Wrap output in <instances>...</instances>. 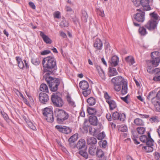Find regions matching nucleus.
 I'll return each instance as SVG.
<instances>
[{
    "label": "nucleus",
    "mask_w": 160,
    "mask_h": 160,
    "mask_svg": "<svg viewBox=\"0 0 160 160\" xmlns=\"http://www.w3.org/2000/svg\"><path fill=\"white\" fill-rule=\"evenodd\" d=\"M146 146L143 147V149L147 152H152L153 148L152 147L154 145V141L153 139L151 140H148L147 142Z\"/></svg>",
    "instance_id": "obj_9"
},
{
    "label": "nucleus",
    "mask_w": 160,
    "mask_h": 160,
    "mask_svg": "<svg viewBox=\"0 0 160 160\" xmlns=\"http://www.w3.org/2000/svg\"><path fill=\"white\" fill-rule=\"evenodd\" d=\"M30 7L31 8L33 9H35L36 8V6L32 2H29L28 3Z\"/></svg>",
    "instance_id": "obj_64"
},
{
    "label": "nucleus",
    "mask_w": 160,
    "mask_h": 160,
    "mask_svg": "<svg viewBox=\"0 0 160 160\" xmlns=\"http://www.w3.org/2000/svg\"><path fill=\"white\" fill-rule=\"evenodd\" d=\"M43 79L45 80L49 85V87L51 91H56L60 84V79L58 78H54L50 76V75H43Z\"/></svg>",
    "instance_id": "obj_3"
},
{
    "label": "nucleus",
    "mask_w": 160,
    "mask_h": 160,
    "mask_svg": "<svg viewBox=\"0 0 160 160\" xmlns=\"http://www.w3.org/2000/svg\"><path fill=\"white\" fill-rule=\"evenodd\" d=\"M111 82L114 86L115 90L118 92L121 90L122 93L125 94L127 92L128 82L123 77L119 76L113 78Z\"/></svg>",
    "instance_id": "obj_2"
},
{
    "label": "nucleus",
    "mask_w": 160,
    "mask_h": 160,
    "mask_svg": "<svg viewBox=\"0 0 160 160\" xmlns=\"http://www.w3.org/2000/svg\"><path fill=\"white\" fill-rule=\"evenodd\" d=\"M51 52L49 50H46L41 52V54L42 55L48 54Z\"/></svg>",
    "instance_id": "obj_58"
},
{
    "label": "nucleus",
    "mask_w": 160,
    "mask_h": 160,
    "mask_svg": "<svg viewBox=\"0 0 160 160\" xmlns=\"http://www.w3.org/2000/svg\"><path fill=\"white\" fill-rule=\"evenodd\" d=\"M85 90L82 92L83 95L86 97L91 93V90L88 88L87 89L84 90Z\"/></svg>",
    "instance_id": "obj_47"
},
{
    "label": "nucleus",
    "mask_w": 160,
    "mask_h": 160,
    "mask_svg": "<svg viewBox=\"0 0 160 160\" xmlns=\"http://www.w3.org/2000/svg\"><path fill=\"white\" fill-rule=\"evenodd\" d=\"M104 97L105 99H106V102H107L108 101H110L112 99H111V97L109 96L107 92H106L104 93Z\"/></svg>",
    "instance_id": "obj_52"
},
{
    "label": "nucleus",
    "mask_w": 160,
    "mask_h": 160,
    "mask_svg": "<svg viewBox=\"0 0 160 160\" xmlns=\"http://www.w3.org/2000/svg\"><path fill=\"white\" fill-rule=\"evenodd\" d=\"M125 60L130 65H132L134 63L135 61L133 57L128 56L126 58Z\"/></svg>",
    "instance_id": "obj_32"
},
{
    "label": "nucleus",
    "mask_w": 160,
    "mask_h": 160,
    "mask_svg": "<svg viewBox=\"0 0 160 160\" xmlns=\"http://www.w3.org/2000/svg\"><path fill=\"white\" fill-rule=\"evenodd\" d=\"M95 129L94 128H92V127L90 126V127H89V133L91 135H92V134L94 133H93V132L94 131Z\"/></svg>",
    "instance_id": "obj_63"
},
{
    "label": "nucleus",
    "mask_w": 160,
    "mask_h": 160,
    "mask_svg": "<svg viewBox=\"0 0 160 160\" xmlns=\"http://www.w3.org/2000/svg\"><path fill=\"white\" fill-rule=\"evenodd\" d=\"M39 99L41 103L45 104L48 101L49 97L46 93L44 92H40L39 95Z\"/></svg>",
    "instance_id": "obj_10"
},
{
    "label": "nucleus",
    "mask_w": 160,
    "mask_h": 160,
    "mask_svg": "<svg viewBox=\"0 0 160 160\" xmlns=\"http://www.w3.org/2000/svg\"><path fill=\"white\" fill-rule=\"evenodd\" d=\"M53 111L52 109L50 108H46L43 110V114L45 116L49 114L50 113Z\"/></svg>",
    "instance_id": "obj_39"
},
{
    "label": "nucleus",
    "mask_w": 160,
    "mask_h": 160,
    "mask_svg": "<svg viewBox=\"0 0 160 160\" xmlns=\"http://www.w3.org/2000/svg\"><path fill=\"white\" fill-rule=\"evenodd\" d=\"M107 102L109 105L110 110H112L116 107V105L115 102L113 100L108 101Z\"/></svg>",
    "instance_id": "obj_30"
},
{
    "label": "nucleus",
    "mask_w": 160,
    "mask_h": 160,
    "mask_svg": "<svg viewBox=\"0 0 160 160\" xmlns=\"http://www.w3.org/2000/svg\"><path fill=\"white\" fill-rule=\"evenodd\" d=\"M150 15L151 17V19H152L155 21H157L158 20V16L154 12L150 13Z\"/></svg>",
    "instance_id": "obj_42"
},
{
    "label": "nucleus",
    "mask_w": 160,
    "mask_h": 160,
    "mask_svg": "<svg viewBox=\"0 0 160 160\" xmlns=\"http://www.w3.org/2000/svg\"><path fill=\"white\" fill-rule=\"evenodd\" d=\"M143 11L141 8L137 9L136 11L139 12L137 13L133 16V19L138 22H142L145 20V13Z\"/></svg>",
    "instance_id": "obj_6"
},
{
    "label": "nucleus",
    "mask_w": 160,
    "mask_h": 160,
    "mask_svg": "<svg viewBox=\"0 0 160 160\" xmlns=\"http://www.w3.org/2000/svg\"><path fill=\"white\" fill-rule=\"evenodd\" d=\"M67 100L69 105H70L73 107H74L76 106L75 105V102L72 100L69 95H67Z\"/></svg>",
    "instance_id": "obj_37"
},
{
    "label": "nucleus",
    "mask_w": 160,
    "mask_h": 160,
    "mask_svg": "<svg viewBox=\"0 0 160 160\" xmlns=\"http://www.w3.org/2000/svg\"><path fill=\"white\" fill-rule=\"evenodd\" d=\"M16 59L18 62V66L20 69H23L24 68H25L24 61H22L20 57H16Z\"/></svg>",
    "instance_id": "obj_25"
},
{
    "label": "nucleus",
    "mask_w": 160,
    "mask_h": 160,
    "mask_svg": "<svg viewBox=\"0 0 160 160\" xmlns=\"http://www.w3.org/2000/svg\"><path fill=\"white\" fill-rule=\"evenodd\" d=\"M151 58L156 59L157 62L160 60V53L158 51L152 52L151 54Z\"/></svg>",
    "instance_id": "obj_22"
},
{
    "label": "nucleus",
    "mask_w": 160,
    "mask_h": 160,
    "mask_svg": "<svg viewBox=\"0 0 160 160\" xmlns=\"http://www.w3.org/2000/svg\"><path fill=\"white\" fill-rule=\"evenodd\" d=\"M154 158L156 160H160V154L158 152H155L154 153Z\"/></svg>",
    "instance_id": "obj_53"
},
{
    "label": "nucleus",
    "mask_w": 160,
    "mask_h": 160,
    "mask_svg": "<svg viewBox=\"0 0 160 160\" xmlns=\"http://www.w3.org/2000/svg\"><path fill=\"white\" fill-rule=\"evenodd\" d=\"M149 121L151 123H157L159 121L158 118L156 116H152L149 120Z\"/></svg>",
    "instance_id": "obj_35"
},
{
    "label": "nucleus",
    "mask_w": 160,
    "mask_h": 160,
    "mask_svg": "<svg viewBox=\"0 0 160 160\" xmlns=\"http://www.w3.org/2000/svg\"><path fill=\"white\" fill-rule=\"evenodd\" d=\"M137 130L140 134H142L145 132V129L143 127H138L137 128Z\"/></svg>",
    "instance_id": "obj_44"
},
{
    "label": "nucleus",
    "mask_w": 160,
    "mask_h": 160,
    "mask_svg": "<svg viewBox=\"0 0 160 160\" xmlns=\"http://www.w3.org/2000/svg\"><path fill=\"white\" fill-rule=\"evenodd\" d=\"M82 14L81 18L82 20L84 22H86L88 18V16L86 12L85 11H82Z\"/></svg>",
    "instance_id": "obj_40"
},
{
    "label": "nucleus",
    "mask_w": 160,
    "mask_h": 160,
    "mask_svg": "<svg viewBox=\"0 0 160 160\" xmlns=\"http://www.w3.org/2000/svg\"><path fill=\"white\" fill-rule=\"evenodd\" d=\"M149 0H141L140 3L143 7L142 10L144 11L150 10L151 8L149 5Z\"/></svg>",
    "instance_id": "obj_11"
},
{
    "label": "nucleus",
    "mask_w": 160,
    "mask_h": 160,
    "mask_svg": "<svg viewBox=\"0 0 160 160\" xmlns=\"http://www.w3.org/2000/svg\"><path fill=\"white\" fill-rule=\"evenodd\" d=\"M87 142L88 145H95L97 143V141L94 137H88L87 139Z\"/></svg>",
    "instance_id": "obj_20"
},
{
    "label": "nucleus",
    "mask_w": 160,
    "mask_h": 160,
    "mask_svg": "<svg viewBox=\"0 0 160 160\" xmlns=\"http://www.w3.org/2000/svg\"><path fill=\"white\" fill-rule=\"evenodd\" d=\"M97 149H96V147L95 146H92L89 148L88 149V152L90 154L92 155H94L96 154Z\"/></svg>",
    "instance_id": "obj_31"
},
{
    "label": "nucleus",
    "mask_w": 160,
    "mask_h": 160,
    "mask_svg": "<svg viewBox=\"0 0 160 160\" xmlns=\"http://www.w3.org/2000/svg\"><path fill=\"white\" fill-rule=\"evenodd\" d=\"M94 47L97 50H101L102 48V42L101 40L99 38H96L94 42Z\"/></svg>",
    "instance_id": "obj_12"
},
{
    "label": "nucleus",
    "mask_w": 160,
    "mask_h": 160,
    "mask_svg": "<svg viewBox=\"0 0 160 160\" xmlns=\"http://www.w3.org/2000/svg\"><path fill=\"white\" fill-rule=\"evenodd\" d=\"M134 123L137 126H142L144 124L143 121L141 119L137 118L134 121Z\"/></svg>",
    "instance_id": "obj_34"
},
{
    "label": "nucleus",
    "mask_w": 160,
    "mask_h": 160,
    "mask_svg": "<svg viewBox=\"0 0 160 160\" xmlns=\"http://www.w3.org/2000/svg\"><path fill=\"white\" fill-rule=\"evenodd\" d=\"M98 144L100 146L102 145V147L105 148L107 145V142L106 140H104L102 142L100 141L99 142Z\"/></svg>",
    "instance_id": "obj_51"
},
{
    "label": "nucleus",
    "mask_w": 160,
    "mask_h": 160,
    "mask_svg": "<svg viewBox=\"0 0 160 160\" xmlns=\"http://www.w3.org/2000/svg\"><path fill=\"white\" fill-rule=\"evenodd\" d=\"M109 74L108 75L109 77L115 76L118 74L116 69L115 68L109 67Z\"/></svg>",
    "instance_id": "obj_28"
},
{
    "label": "nucleus",
    "mask_w": 160,
    "mask_h": 160,
    "mask_svg": "<svg viewBox=\"0 0 160 160\" xmlns=\"http://www.w3.org/2000/svg\"><path fill=\"white\" fill-rule=\"evenodd\" d=\"M128 95H127L126 96H125V97H121V98L122 100H123L124 102H125L126 103L128 104L129 103V102L128 100Z\"/></svg>",
    "instance_id": "obj_62"
},
{
    "label": "nucleus",
    "mask_w": 160,
    "mask_h": 160,
    "mask_svg": "<svg viewBox=\"0 0 160 160\" xmlns=\"http://www.w3.org/2000/svg\"><path fill=\"white\" fill-rule=\"evenodd\" d=\"M145 27L144 26L140 27L138 29L139 33L142 36H145L147 33Z\"/></svg>",
    "instance_id": "obj_33"
},
{
    "label": "nucleus",
    "mask_w": 160,
    "mask_h": 160,
    "mask_svg": "<svg viewBox=\"0 0 160 160\" xmlns=\"http://www.w3.org/2000/svg\"><path fill=\"white\" fill-rule=\"evenodd\" d=\"M78 153L82 156L83 157L86 159L88 157V155L87 152V147H86L83 149H80Z\"/></svg>",
    "instance_id": "obj_26"
},
{
    "label": "nucleus",
    "mask_w": 160,
    "mask_h": 160,
    "mask_svg": "<svg viewBox=\"0 0 160 160\" xmlns=\"http://www.w3.org/2000/svg\"><path fill=\"white\" fill-rule=\"evenodd\" d=\"M119 130L121 132H124L127 131L128 128L125 126H121L119 128Z\"/></svg>",
    "instance_id": "obj_49"
},
{
    "label": "nucleus",
    "mask_w": 160,
    "mask_h": 160,
    "mask_svg": "<svg viewBox=\"0 0 160 160\" xmlns=\"http://www.w3.org/2000/svg\"><path fill=\"white\" fill-rule=\"evenodd\" d=\"M87 111L89 115H96L98 116H100L101 115L94 108L92 107H88L87 109Z\"/></svg>",
    "instance_id": "obj_19"
},
{
    "label": "nucleus",
    "mask_w": 160,
    "mask_h": 160,
    "mask_svg": "<svg viewBox=\"0 0 160 160\" xmlns=\"http://www.w3.org/2000/svg\"><path fill=\"white\" fill-rule=\"evenodd\" d=\"M132 2L133 3L135 6L138 7L140 4L139 0H131Z\"/></svg>",
    "instance_id": "obj_56"
},
{
    "label": "nucleus",
    "mask_w": 160,
    "mask_h": 160,
    "mask_svg": "<svg viewBox=\"0 0 160 160\" xmlns=\"http://www.w3.org/2000/svg\"><path fill=\"white\" fill-rule=\"evenodd\" d=\"M40 36L45 43L49 44L52 43V41L51 39L48 36L45 35L43 32L40 31Z\"/></svg>",
    "instance_id": "obj_16"
},
{
    "label": "nucleus",
    "mask_w": 160,
    "mask_h": 160,
    "mask_svg": "<svg viewBox=\"0 0 160 160\" xmlns=\"http://www.w3.org/2000/svg\"><path fill=\"white\" fill-rule=\"evenodd\" d=\"M40 90L43 92H48V89L47 85L44 83L42 84L40 87Z\"/></svg>",
    "instance_id": "obj_36"
},
{
    "label": "nucleus",
    "mask_w": 160,
    "mask_h": 160,
    "mask_svg": "<svg viewBox=\"0 0 160 160\" xmlns=\"http://www.w3.org/2000/svg\"><path fill=\"white\" fill-rule=\"evenodd\" d=\"M87 102L89 105H93L95 104L96 100L93 97H91L87 99Z\"/></svg>",
    "instance_id": "obj_38"
},
{
    "label": "nucleus",
    "mask_w": 160,
    "mask_h": 160,
    "mask_svg": "<svg viewBox=\"0 0 160 160\" xmlns=\"http://www.w3.org/2000/svg\"><path fill=\"white\" fill-rule=\"evenodd\" d=\"M156 97V90H154L149 92L147 97V98L148 100Z\"/></svg>",
    "instance_id": "obj_27"
},
{
    "label": "nucleus",
    "mask_w": 160,
    "mask_h": 160,
    "mask_svg": "<svg viewBox=\"0 0 160 160\" xmlns=\"http://www.w3.org/2000/svg\"><path fill=\"white\" fill-rule=\"evenodd\" d=\"M98 158V160H107V157L104 155V153L97 156Z\"/></svg>",
    "instance_id": "obj_50"
},
{
    "label": "nucleus",
    "mask_w": 160,
    "mask_h": 160,
    "mask_svg": "<svg viewBox=\"0 0 160 160\" xmlns=\"http://www.w3.org/2000/svg\"><path fill=\"white\" fill-rule=\"evenodd\" d=\"M32 62L34 65H38L40 63V61L38 58H33L31 60Z\"/></svg>",
    "instance_id": "obj_46"
},
{
    "label": "nucleus",
    "mask_w": 160,
    "mask_h": 160,
    "mask_svg": "<svg viewBox=\"0 0 160 160\" xmlns=\"http://www.w3.org/2000/svg\"><path fill=\"white\" fill-rule=\"evenodd\" d=\"M154 106L155 108V110L156 111L160 112V102H159L158 103L154 105Z\"/></svg>",
    "instance_id": "obj_54"
},
{
    "label": "nucleus",
    "mask_w": 160,
    "mask_h": 160,
    "mask_svg": "<svg viewBox=\"0 0 160 160\" xmlns=\"http://www.w3.org/2000/svg\"><path fill=\"white\" fill-rule=\"evenodd\" d=\"M119 58L118 57L114 55L112 56L109 62L112 66L115 67L118 65Z\"/></svg>",
    "instance_id": "obj_17"
},
{
    "label": "nucleus",
    "mask_w": 160,
    "mask_h": 160,
    "mask_svg": "<svg viewBox=\"0 0 160 160\" xmlns=\"http://www.w3.org/2000/svg\"><path fill=\"white\" fill-rule=\"evenodd\" d=\"M87 122V121H84V126L83 127V129L86 133L88 132V128H89V127H90V126H89L86 124Z\"/></svg>",
    "instance_id": "obj_48"
},
{
    "label": "nucleus",
    "mask_w": 160,
    "mask_h": 160,
    "mask_svg": "<svg viewBox=\"0 0 160 160\" xmlns=\"http://www.w3.org/2000/svg\"><path fill=\"white\" fill-rule=\"evenodd\" d=\"M104 153L100 149H97V152H96V155L97 156L100 155Z\"/></svg>",
    "instance_id": "obj_60"
},
{
    "label": "nucleus",
    "mask_w": 160,
    "mask_h": 160,
    "mask_svg": "<svg viewBox=\"0 0 160 160\" xmlns=\"http://www.w3.org/2000/svg\"><path fill=\"white\" fill-rule=\"evenodd\" d=\"M105 136V134L104 132H102L97 135L96 136L97 138L99 140L103 139Z\"/></svg>",
    "instance_id": "obj_43"
},
{
    "label": "nucleus",
    "mask_w": 160,
    "mask_h": 160,
    "mask_svg": "<svg viewBox=\"0 0 160 160\" xmlns=\"http://www.w3.org/2000/svg\"><path fill=\"white\" fill-rule=\"evenodd\" d=\"M55 128L59 132L66 134L69 133L72 130L70 128L65 126L56 125L55 126Z\"/></svg>",
    "instance_id": "obj_8"
},
{
    "label": "nucleus",
    "mask_w": 160,
    "mask_h": 160,
    "mask_svg": "<svg viewBox=\"0 0 160 160\" xmlns=\"http://www.w3.org/2000/svg\"><path fill=\"white\" fill-rule=\"evenodd\" d=\"M51 100L53 104L57 107H61L63 105V100L56 94L52 95Z\"/></svg>",
    "instance_id": "obj_5"
},
{
    "label": "nucleus",
    "mask_w": 160,
    "mask_h": 160,
    "mask_svg": "<svg viewBox=\"0 0 160 160\" xmlns=\"http://www.w3.org/2000/svg\"><path fill=\"white\" fill-rule=\"evenodd\" d=\"M76 147L79 150L85 148L86 142L84 139H80L78 142L76 144H75Z\"/></svg>",
    "instance_id": "obj_13"
},
{
    "label": "nucleus",
    "mask_w": 160,
    "mask_h": 160,
    "mask_svg": "<svg viewBox=\"0 0 160 160\" xmlns=\"http://www.w3.org/2000/svg\"><path fill=\"white\" fill-rule=\"evenodd\" d=\"M69 24V23L68 21H66L65 19H63L61 22L60 26L62 27H68Z\"/></svg>",
    "instance_id": "obj_41"
},
{
    "label": "nucleus",
    "mask_w": 160,
    "mask_h": 160,
    "mask_svg": "<svg viewBox=\"0 0 160 160\" xmlns=\"http://www.w3.org/2000/svg\"><path fill=\"white\" fill-rule=\"evenodd\" d=\"M77 137L75 135H74L68 139L69 145L72 148H76V144H75V142L77 141Z\"/></svg>",
    "instance_id": "obj_14"
},
{
    "label": "nucleus",
    "mask_w": 160,
    "mask_h": 160,
    "mask_svg": "<svg viewBox=\"0 0 160 160\" xmlns=\"http://www.w3.org/2000/svg\"><path fill=\"white\" fill-rule=\"evenodd\" d=\"M158 100L157 97H155L150 100L151 101L152 103L154 105L158 103L159 102H160Z\"/></svg>",
    "instance_id": "obj_55"
},
{
    "label": "nucleus",
    "mask_w": 160,
    "mask_h": 160,
    "mask_svg": "<svg viewBox=\"0 0 160 160\" xmlns=\"http://www.w3.org/2000/svg\"><path fill=\"white\" fill-rule=\"evenodd\" d=\"M126 118V115L125 114L123 113L122 114H120V117L118 120L121 121H124Z\"/></svg>",
    "instance_id": "obj_57"
},
{
    "label": "nucleus",
    "mask_w": 160,
    "mask_h": 160,
    "mask_svg": "<svg viewBox=\"0 0 160 160\" xmlns=\"http://www.w3.org/2000/svg\"><path fill=\"white\" fill-rule=\"evenodd\" d=\"M158 22L151 19L145 25L144 27L150 31L155 30L157 28Z\"/></svg>",
    "instance_id": "obj_7"
},
{
    "label": "nucleus",
    "mask_w": 160,
    "mask_h": 160,
    "mask_svg": "<svg viewBox=\"0 0 160 160\" xmlns=\"http://www.w3.org/2000/svg\"><path fill=\"white\" fill-rule=\"evenodd\" d=\"M153 67H154L151 66H148L147 69L148 72L152 73H158L160 72V69L159 68H157L153 69Z\"/></svg>",
    "instance_id": "obj_24"
},
{
    "label": "nucleus",
    "mask_w": 160,
    "mask_h": 160,
    "mask_svg": "<svg viewBox=\"0 0 160 160\" xmlns=\"http://www.w3.org/2000/svg\"><path fill=\"white\" fill-rule=\"evenodd\" d=\"M45 119L48 122L51 123L53 122L54 119L53 111L49 113V114L45 116Z\"/></svg>",
    "instance_id": "obj_29"
},
{
    "label": "nucleus",
    "mask_w": 160,
    "mask_h": 160,
    "mask_svg": "<svg viewBox=\"0 0 160 160\" xmlns=\"http://www.w3.org/2000/svg\"><path fill=\"white\" fill-rule=\"evenodd\" d=\"M79 85L80 88L83 90L88 88L89 84L88 82L85 80L81 81L79 83Z\"/></svg>",
    "instance_id": "obj_21"
},
{
    "label": "nucleus",
    "mask_w": 160,
    "mask_h": 160,
    "mask_svg": "<svg viewBox=\"0 0 160 160\" xmlns=\"http://www.w3.org/2000/svg\"><path fill=\"white\" fill-rule=\"evenodd\" d=\"M89 121L90 124L93 126H96L98 125V119L96 116L92 115L89 116Z\"/></svg>",
    "instance_id": "obj_15"
},
{
    "label": "nucleus",
    "mask_w": 160,
    "mask_h": 160,
    "mask_svg": "<svg viewBox=\"0 0 160 160\" xmlns=\"http://www.w3.org/2000/svg\"><path fill=\"white\" fill-rule=\"evenodd\" d=\"M54 17L57 18H60V13L59 12H55L54 14Z\"/></svg>",
    "instance_id": "obj_59"
},
{
    "label": "nucleus",
    "mask_w": 160,
    "mask_h": 160,
    "mask_svg": "<svg viewBox=\"0 0 160 160\" xmlns=\"http://www.w3.org/2000/svg\"><path fill=\"white\" fill-rule=\"evenodd\" d=\"M1 113L3 116V118L5 120H7L8 119V117L7 114L4 112H2V111L1 112Z\"/></svg>",
    "instance_id": "obj_61"
},
{
    "label": "nucleus",
    "mask_w": 160,
    "mask_h": 160,
    "mask_svg": "<svg viewBox=\"0 0 160 160\" xmlns=\"http://www.w3.org/2000/svg\"><path fill=\"white\" fill-rule=\"evenodd\" d=\"M160 60L158 62H157L156 59L151 58V60H148L147 62L148 66H151L153 67H156L158 66L160 63Z\"/></svg>",
    "instance_id": "obj_18"
},
{
    "label": "nucleus",
    "mask_w": 160,
    "mask_h": 160,
    "mask_svg": "<svg viewBox=\"0 0 160 160\" xmlns=\"http://www.w3.org/2000/svg\"><path fill=\"white\" fill-rule=\"evenodd\" d=\"M120 117V114L117 112H115L112 114V118L114 120H118Z\"/></svg>",
    "instance_id": "obj_45"
},
{
    "label": "nucleus",
    "mask_w": 160,
    "mask_h": 160,
    "mask_svg": "<svg viewBox=\"0 0 160 160\" xmlns=\"http://www.w3.org/2000/svg\"><path fill=\"white\" fill-rule=\"evenodd\" d=\"M148 138L146 135H142L140 137V141L143 142H145L147 143V142L148 140H151V139H152L150 136L149 133L148 134Z\"/></svg>",
    "instance_id": "obj_23"
},
{
    "label": "nucleus",
    "mask_w": 160,
    "mask_h": 160,
    "mask_svg": "<svg viewBox=\"0 0 160 160\" xmlns=\"http://www.w3.org/2000/svg\"><path fill=\"white\" fill-rule=\"evenodd\" d=\"M55 114L57 121L59 124H62L69 117L68 113L62 109H58L55 111Z\"/></svg>",
    "instance_id": "obj_4"
},
{
    "label": "nucleus",
    "mask_w": 160,
    "mask_h": 160,
    "mask_svg": "<svg viewBox=\"0 0 160 160\" xmlns=\"http://www.w3.org/2000/svg\"><path fill=\"white\" fill-rule=\"evenodd\" d=\"M42 64L44 68V75L54 74L57 69L56 60L53 56H49L44 58L42 61Z\"/></svg>",
    "instance_id": "obj_1"
}]
</instances>
